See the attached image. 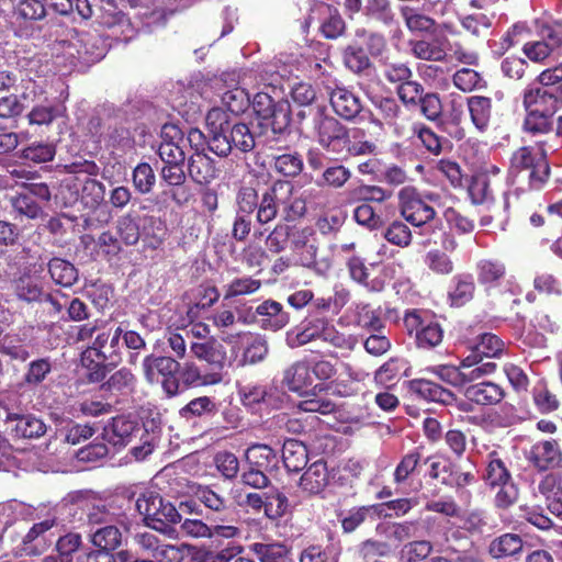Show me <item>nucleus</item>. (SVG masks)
<instances>
[{
  "label": "nucleus",
  "mask_w": 562,
  "mask_h": 562,
  "mask_svg": "<svg viewBox=\"0 0 562 562\" xmlns=\"http://www.w3.org/2000/svg\"><path fill=\"white\" fill-rule=\"evenodd\" d=\"M210 132L209 149L220 157H227L234 149L247 154L256 146L250 126L232 121L222 109H211L206 114Z\"/></svg>",
  "instance_id": "obj_1"
},
{
  "label": "nucleus",
  "mask_w": 562,
  "mask_h": 562,
  "mask_svg": "<svg viewBox=\"0 0 562 562\" xmlns=\"http://www.w3.org/2000/svg\"><path fill=\"white\" fill-rule=\"evenodd\" d=\"M521 99L525 111L522 132L532 137L550 134L553 115L562 109V91L559 93L528 85Z\"/></svg>",
  "instance_id": "obj_2"
},
{
  "label": "nucleus",
  "mask_w": 562,
  "mask_h": 562,
  "mask_svg": "<svg viewBox=\"0 0 562 562\" xmlns=\"http://www.w3.org/2000/svg\"><path fill=\"white\" fill-rule=\"evenodd\" d=\"M137 512L143 516L144 525L165 536H171L175 526L181 522V514L172 502L154 491L142 493L135 503Z\"/></svg>",
  "instance_id": "obj_3"
},
{
  "label": "nucleus",
  "mask_w": 562,
  "mask_h": 562,
  "mask_svg": "<svg viewBox=\"0 0 562 562\" xmlns=\"http://www.w3.org/2000/svg\"><path fill=\"white\" fill-rule=\"evenodd\" d=\"M102 436L104 440L114 447H125L135 438H139L142 443L131 449V453L136 460H144L154 450L148 431L137 420L128 416L120 415L113 417L104 426Z\"/></svg>",
  "instance_id": "obj_4"
},
{
  "label": "nucleus",
  "mask_w": 562,
  "mask_h": 562,
  "mask_svg": "<svg viewBox=\"0 0 562 562\" xmlns=\"http://www.w3.org/2000/svg\"><path fill=\"white\" fill-rule=\"evenodd\" d=\"M276 92V87L268 85L265 90L257 92L252 99V109L256 115L270 125L274 134L284 133L292 120L290 102L283 98L276 99L269 91Z\"/></svg>",
  "instance_id": "obj_5"
},
{
  "label": "nucleus",
  "mask_w": 562,
  "mask_h": 562,
  "mask_svg": "<svg viewBox=\"0 0 562 562\" xmlns=\"http://www.w3.org/2000/svg\"><path fill=\"white\" fill-rule=\"evenodd\" d=\"M407 335L419 349L429 350L443 340V328L434 314L423 310H408L403 318Z\"/></svg>",
  "instance_id": "obj_6"
},
{
  "label": "nucleus",
  "mask_w": 562,
  "mask_h": 562,
  "mask_svg": "<svg viewBox=\"0 0 562 562\" xmlns=\"http://www.w3.org/2000/svg\"><path fill=\"white\" fill-rule=\"evenodd\" d=\"M68 173L77 175L75 187L80 186V200L85 206L94 210L104 201L105 186L92 178L99 175L100 168L93 160L79 159L66 165Z\"/></svg>",
  "instance_id": "obj_7"
},
{
  "label": "nucleus",
  "mask_w": 562,
  "mask_h": 562,
  "mask_svg": "<svg viewBox=\"0 0 562 562\" xmlns=\"http://www.w3.org/2000/svg\"><path fill=\"white\" fill-rule=\"evenodd\" d=\"M310 111L318 144L328 151L341 154V145L346 144L351 130L330 115L325 105H316Z\"/></svg>",
  "instance_id": "obj_8"
},
{
  "label": "nucleus",
  "mask_w": 562,
  "mask_h": 562,
  "mask_svg": "<svg viewBox=\"0 0 562 562\" xmlns=\"http://www.w3.org/2000/svg\"><path fill=\"white\" fill-rule=\"evenodd\" d=\"M180 362L172 357L150 353L143 360V372L147 382H160L168 397L180 394Z\"/></svg>",
  "instance_id": "obj_9"
},
{
  "label": "nucleus",
  "mask_w": 562,
  "mask_h": 562,
  "mask_svg": "<svg viewBox=\"0 0 562 562\" xmlns=\"http://www.w3.org/2000/svg\"><path fill=\"white\" fill-rule=\"evenodd\" d=\"M514 172L528 171L529 187L541 189L550 176V165L542 149L524 146L514 151L510 158Z\"/></svg>",
  "instance_id": "obj_10"
},
{
  "label": "nucleus",
  "mask_w": 562,
  "mask_h": 562,
  "mask_svg": "<svg viewBox=\"0 0 562 562\" xmlns=\"http://www.w3.org/2000/svg\"><path fill=\"white\" fill-rule=\"evenodd\" d=\"M161 186L165 187L161 195L168 198L178 207H183L192 200L193 194L187 186L184 162H164L159 171Z\"/></svg>",
  "instance_id": "obj_11"
},
{
  "label": "nucleus",
  "mask_w": 562,
  "mask_h": 562,
  "mask_svg": "<svg viewBox=\"0 0 562 562\" xmlns=\"http://www.w3.org/2000/svg\"><path fill=\"white\" fill-rule=\"evenodd\" d=\"M402 216L414 226H423L436 216L435 209L429 205L414 187H404L398 192Z\"/></svg>",
  "instance_id": "obj_12"
},
{
  "label": "nucleus",
  "mask_w": 562,
  "mask_h": 562,
  "mask_svg": "<svg viewBox=\"0 0 562 562\" xmlns=\"http://www.w3.org/2000/svg\"><path fill=\"white\" fill-rule=\"evenodd\" d=\"M192 356L205 362L207 372H214L220 375V381L224 379V370L228 366L226 348L215 337H210L203 341H193L190 345Z\"/></svg>",
  "instance_id": "obj_13"
},
{
  "label": "nucleus",
  "mask_w": 562,
  "mask_h": 562,
  "mask_svg": "<svg viewBox=\"0 0 562 562\" xmlns=\"http://www.w3.org/2000/svg\"><path fill=\"white\" fill-rule=\"evenodd\" d=\"M329 324L327 317L308 316L300 327L286 333V344L290 348H297L318 339L323 341Z\"/></svg>",
  "instance_id": "obj_14"
},
{
  "label": "nucleus",
  "mask_w": 562,
  "mask_h": 562,
  "mask_svg": "<svg viewBox=\"0 0 562 562\" xmlns=\"http://www.w3.org/2000/svg\"><path fill=\"white\" fill-rule=\"evenodd\" d=\"M373 105L380 116V120H372L373 123L382 124L383 122L396 135L404 134L407 114L398 99L391 95L378 97L373 100Z\"/></svg>",
  "instance_id": "obj_15"
},
{
  "label": "nucleus",
  "mask_w": 562,
  "mask_h": 562,
  "mask_svg": "<svg viewBox=\"0 0 562 562\" xmlns=\"http://www.w3.org/2000/svg\"><path fill=\"white\" fill-rule=\"evenodd\" d=\"M328 97L335 114L345 121L352 122L362 112L360 97L345 86H336L328 92Z\"/></svg>",
  "instance_id": "obj_16"
},
{
  "label": "nucleus",
  "mask_w": 562,
  "mask_h": 562,
  "mask_svg": "<svg viewBox=\"0 0 562 562\" xmlns=\"http://www.w3.org/2000/svg\"><path fill=\"white\" fill-rule=\"evenodd\" d=\"M283 180H276L258 196L256 223L265 226L278 217L281 206Z\"/></svg>",
  "instance_id": "obj_17"
},
{
  "label": "nucleus",
  "mask_w": 562,
  "mask_h": 562,
  "mask_svg": "<svg viewBox=\"0 0 562 562\" xmlns=\"http://www.w3.org/2000/svg\"><path fill=\"white\" fill-rule=\"evenodd\" d=\"M528 461L540 472L552 470L561 465L562 450L554 439L538 441L531 447Z\"/></svg>",
  "instance_id": "obj_18"
},
{
  "label": "nucleus",
  "mask_w": 562,
  "mask_h": 562,
  "mask_svg": "<svg viewBox=\"0 0 562 562\" xmlns=\"http://www.w3.org/2000/svg\"><path fill=\"white\" fill-rule=\"evenodd\" d=\"M57 526L55 518L34 524L23 538L24 550L29 554H42L54 541L52 529Z\"/></svg>",
  "instance_id": "obj_19"
},
{
  "label": "nucleus",
  "mask_w": 562,
  "mask_h": 562,
  "mask_svg": "<svg viewBox=\"0 0 562 562\" xmlns=\"http://www.w3.org/2000/svg\"><path fill=\"white\" fill-rule=\"evenodd\" d=\"M282 192L280 206L282 221L295 223L303 218L307 212V203L303 194L295 190L294 184L288 180H283Z\"/></svg>",
  "instance_id": "obj_20"
},
{
  "label": "nucleus",
  "mask_w": 562,
  "mask_h": 562,
  "mask_svg": "<svg viewBox=\"0 0 562 562\" xmlns=\"http://www.w3.org/2000/svg\"><path fill=\"white\" fill-rule=\"evenodd\" d=\"M408 392L418 400L435 402L442 405H450L454 400V394L427 379H414L407 382Z\"/></svg>",
  "instance_id": "obj_21"
},
{
  "label": "nucleus",
  "mask_w": 562,
  "mask_h": 562,
  "mask_svg": "<svg viewBox=\"0 0 562 562\" xmlns=\"http://www.w3.org/2000/svg\"><path fill=\"white\" fill-rule=\"evenodd\" d=\"M5 423L15 422L12 428V436L18 439H37L45 435L47 428L45 423L34 414H21L7 412Z\"/></svg>",
  "instance_id": "obj_22"
},
{
  "label": "nucleus",
  "mask_w": 562,
  "mask_h": 562,
  "mask_svg": "<svg viewBox=\"0 0 562 562\" xmlns=\"http://www.w3.org/2000/svg\"><path fill=\"white\" fill-rule=\"evenodd\" d=\"M260 317L261 327L266 330L278 331L290 324V314L280 302L272 299L265 300L255 311Z\"/></svg>",
  "instance_id": "obj_23"
},
{
  "label": "nucleus",
  "mask_w": 562,
  "mask_h": 562,
  "mask_svg": "<svg viewBox=\"0 0 562 562\" xmlns=\"http://www.w3.org/2000/svg\"><path fill=\"white\" fill-rule=\"evenodd\" d=\"M327 462L319 459L313 462L301 475L299 486L311 496L322 494L329 484Z\"/></svg>",
  "instance_id": "obj_24"
},
{
  "label": "nucleus",
  "mask_w": 562,
  "mask_h": 562,
  "mask_svg": "<svg viewBox=\"0 0 562 562\" xmlns=\"http://www.w3.org/2000/svg\"><path fill=\"white\" fill-rule=\"evenodd\" d=\"M477 282L486 290L501 286L507 277L506 265L498 259H481L475 266Z\"/></svg>",
  "instance_id": "obj_25"
},
{
  "label": "nucleus",
  "mask_w": 562,
  "mask_h": 562,
  "mask_svg": "<svg viewBox=\"0 0 562 562\" xmlns=\"http://www.w3.org/2000/svg\"><path fill=\"white\" fill-rule=\"evenodd\" d=\"M180 394L189 389L203 387L220 384V375L214 372H203L194 362L180 364Z\"/></svg>",
  "instance_id": "obj_26"
},
{
  "label": "nucleus",
  "mask_w": 562,
  "mask_h": 562,
  "mask_svg": "<svg viewBox=\"0 0 562 562\" xmlns=\"http://www.w3.org/2000/svg\"><path fill=\"white\" fill-rule=\"evenodd\" d=\"M505 349L504 341L492 333H484L474 345L471 353L463 359V366L471 367L481 360V357L487 359L498 358Z\"/></svg>",
  "instance_id": "obj_27"
},
{
  "label": "nucleus",
  "mask_w": 562,
  "mask_h": 562,
  "mask_svg": "<svg viewBox=\"0 0 562 562\" xmlns=\"http://www.w3.org/2000/svg\"><path fill=\"white\" fill-rule=\"evenodd\" d=\"M392 196V192L376 184L359 183L345 192L346 204L384 203Z\"/></svg>",
  "instance_id": "obj_28"
},
{
  "label": "nucleus",
  "mask_w": 562,
  "mask_h": 562,
  "mask_svg": "<svg viewBox=\"0 0 562 562\" xmlns=\"http://www.w3.org/2000/svg\"><path fill=\"white\" fill-rule=\"evenodd\" d=\"M215 161L205 153H194L188 159V175L196 184H209L217 178Z\"/></svg>",
  "instance_id": "obj_29"
},
{
  "label": "nucleus",
  "mask_w": 562,
  "mask_h": 562,
  "mask_svg": "<svg viewBox=\"0 0 562 562\" xmlns=\"http://www.w3.org/2000/svg\"><path fill=\"white\" fill-rule=\"evenodd\" d=\"M533 290L527 292L525 299L528 303H535L537 295L543 297H561L562 281L552 272L538 271L532 280Z\"/></svg>",
  "instance_id": "obj_30"
},
{
  "label": "nucleus",
  "mask_w": 562,
  "mask_h": 562,
  "mask_svg": "<svg viewBox=\"0 0 562 562\" xmlns=\"http://www.w3.org/2000/svg\"><path fill=\"white\" fill-rule=\"evenodd\" d=\"M464 396L472 403L482 406L496 405L505 397L504 389L493 382H480L469 385Z\"/></svg>",
  "instance_id": "obj_31"
},
{
  "label": "nucleus",
  "mask_w": 562,
  "mask_h": 562,
  "mask_svg": "<svg viewBox=\"0 0 562 562\" xmlns=\"http://www.w3.org/2000/svg\"><path fill=\"white\" fill-rule=\"evenodd\" d=\"M512 479L513 476L507 464V459L503 458L496 450L488 452L482 475L485 485L487 487H494V485H499Z\"/></svg>",
  "instance_id": "obj_32"
},
{
  "label": "nucleus",
  "mask_w": 562,
  "mask_h": 562,
  "mask_svg": "<svg viewBox=\"0 0 562 562\" xmlns=\"http://www.w3.org/2000/svg\"><path fill=\"white\" fill-rule=\"evenodd\" d=\"M522 548L524 540L519 535L505 532L491 540L487 552L492 559L501 560L515 558L522 552Z\"/></svg>",
  "instance_id": "obj_33"
},
{
  "label": "nucleus",
  "mask_w": 562,
  "mask_h": 562,
  "mask_svg": "<svg viewBox=\"0 0 562 562\" xmlns=\"http://www.w3.org/2000/svg\"><path fill=\"white\" fill-rule=\"evenodd\" d=\"M467 108L473 126L484 133L488 130L493 114V101L484 95L467 98Z\"/></svg>",
  "instance_id": "obj_34"
},
{
  "label": "nucleus",
  "mask_w": 562,
  "mask_h": 562,
  "mask_svg": "<svg viewBox=\"0 0 562 562\" xmlns=\"http://www.w3.org/2000/svg\"><path fill=\"white\" fill-rule=\"evenodd\" d=\"M245 457L249 465L267 473H272L279 469L278 452L268 445L254 443L249 446Z\"/></svg>",
  "instance_id": "obj_35"
},
{
  "label": "nucleus",
  "mask_w": 562,
  "mask_h": 562,
  "mask_svg": "<svg viewBox=\"0 0 562 562\" xmlns=\"http://www.w3.org/2000/svg\"><path fill=\"white\" fill-rule=\"evenodd\" d=\"M423 448L415 447L403 454L393 472V481L396 485H407L408 480L418 473L424 463Z\"/></svg>",
  "instance_id": "obj_36"
},
{
  "label": "nucleus",
  "mask_w": 562,
  "mask_h": 562,
  "mask_svg": "<svg viewBox=\"0 0 562 562\" xmlns=\"http://www.w3.org/2000/svg\"><path fill=\"white\" fill-rule=\"evenodd\" d=\"M412 135L415 136L422 147L432 156H439L443 151V145L449 140L437 134L430 126L420 121H415L411 125Z\"/></svg>",
  "instance_id": "obj_37"
},
{
  "label": "nucleus",
  "mask_w": 562,
  "mask_h": 562,
  "mask_svg": "<svg viewBox=\"0 0 562 562\" xmlns=\"http://www.w3.org/2000/svg\"><path fill=\"white\" fill-rule=\"evenodd\" d=\"M282 383L291 392H304L313 384L310 364L306 361L294 362L284 370Z\"/></svg>",
  "instance_id": "obj_38"
},
{
  "label": "nucleus",
  "mask_w": 562,
  "mask_h": 562,
  "mask_svg": "<svg viewBox=\"0 0 562 562\" xmlns=\"http://www.w3.org/2000/svg\"><path fill=\"white\" fill-rule=\"evenodd\" d=\"M476 285L471 273H458L452 279L448 299L451 306L460 307L469 303L475 294Z\"/></svg>",
  "instance_id": "obj_39"
},
{
  "label": "nucleus",
  "mask_w": 562,
  "mask_h": 562,
  "mask_svg": "<svg viewBox=\"0 0 562 562\" xmlns=\"http://www.w3.org/2000/svg\"><path fill=\"white\" fill-rule=\"evenodd\" d=\"M282 462L289 472H300L308 462L307 447L300 440L288 439L282 447Z\"/></svg>",
  "instance_id": "obj_40"
},
{
  "label": "nucleus",
  "mask_w": 562,
  "mask_h": 562,
  "mask_svg": "<svg viewBox=\"0 0 562 562\" xmlns=\"http://www.w3.org/2000/svg\"><path fill=\"white\" fill-rule=\"evenodd\" d=\"M344 66L355 75L367 74L373 67L368 53L359 43L348 44L341 52Z\"/></svg>",
  "instance_id": "obj_41"
},
{
  "label": "nucleus",
  "mask_w": 562,
  "mask_h": 562,
  "mask_svg": "<svg viewBox=\"0 0 562 562\" xmlns=\"http://www.w3.org/2000/svg\"><path fill=\"white\" fill-rule=\"evenodd\" d=\"M414 530L415 524L412 521L380 522L376 526V532L394 547V552L414 536Z\"/></svg>",
  "instance_id": "obj_42"
},
{
  "label": "nucleus",
  "mask_w": 562,
  "mask_h": 562,
  "mask_svg": "<svg viewBox=\"0 0 562 562\" xmlns=\"http://www.w3.org/2000/svg\"><path fill=\"white\" fill-rule=\"evenodd\" d=\"M80 362L86 370V380L89 383L102 382L108 373L114 368L94 351L83 350L80 355Z\"/></svg>",
  "instance_id": "obj_43"
},
{
  "label": "nucleus",
  "mask_w": 562,
  "mask_h": 562,
  "mask_svg": "<svg viewBox=\"0 0 562 562\" xmlns=\"http://www.w3.org/2000/svg\"><path fill=\"white\" fill-rule=\"evenodd\" d=\"M347 268L350 278L366 286L369 291L380 292L384 289V281L378 278L370 279V269L364 260L358 256H352L347 261Z\"/></svg>",
  "instance_id": "obj_44"
},
{
  "label": "nucleus",
  "mask_w": 562,
  "mask_h": 562,
  "mask_svg": "<svg viewBox=\"0 0 562 562\" xmlns=\"http://www.w3.org/2000/svg\"><path fill=\"white\" fill-rule=\"evenodd\" d=\"M409 375V367L405 359L392 357L384 362L374 373L376 384L386 386L402 376Z\"/></svg>",
  "instance_id": "obj_45"
},
{
  "label": "nucleus",
  "mask_w": 562,
  "mask_h": 562,
  "mask_svg": "<svg viewBox=\"0 0 562 562\" xmlns=\"http://www.w3.org/2000/svg\"><path fill=\"white\" fill-rule=\"evenodd\" d=\"M194 497L206 509L218 516L231 510L228 499L209 485H199L194 491Z\"/></svg>",
  "instance_id": "obj_46"
},
{
  "label": "nucleus",
  "mask_w": 562,
  "mask_h": 562,
  "mask_svg": "<svg viewBox=\"0 0 562 562\" xmlns=\"http://www.w3.org/2000/svg\"><path fill=\"white\" fill-rule=\"evenodd\" d=\"M250 550L260 562H293L291 549L281 542H255L250 546Z\"/></svg>",
  "instance_id": "obj_47"
},
{
  "label": "nucleus",
  "mask_w": 562,
  "mask_h": 562,
  "mask_svg": "<svg viewBox=\"0 0 562 562\" xmlns=\"http://www.w3.org/2000/svg\"><path fill=\"white\" fill-rule=\"evenodd\" d=\"M408 45L412 55L417 59L441 61L447 55L439 38L411 40Z\"/></svg>",
  "instance_id": "obj_48"
},
{
  "label": "nucleus",
  "mask_w": 562,
  "mask_h": 562,
  "mask_svg": "<svg viewBox=\"0 0 562 562\" xmlns=\"http://www.w3.org/2000/svg\"><path fill=\"white\" fill-rule=\"evenodd\" d=\"M52 280L64 288L72 286L79 278L78 269L68 260L55 257L48 262Z\"/></svg>",
  "instance_id": "obj_49"
},
{
  "label": "nucleus",
  "mask_w": 562,
  "mask_h": 562,
  "mask_svg": "<svg viewBox=\"0 0 562 562\" xmlns=\"http://www.w3.org/2000/svg\"><path fill=\"white\" fill-rule=\"evenodd\" d=\"M90 538L95 548L108 553H112L122 543V532L113 524L98 527Z\"/></svg>",
  "instance_id": "obj_50"
},
{
  "label": "nucleus",
  "mask_w": 562,
  "mask_h": 562,
  "mask_svg": "<svg viewBox=\"0 0 562 562\" xmlns=\"http://www.w3.org/2000/svg\"><path fill=\"white\" fill-rule=\"evenodd\" d=\"M351 133L347 135L346 144L341 145V154L348 156H363L372 155L376 150V145L366 139V133L361 128H352Z\"/></svg>",
  "instance_id": "obj_51"
},
{
  "label": "nucleus",
  "mask_w": 562,
  "mask_h": 562,
  "mask_svg": "<svg viewBox=\"0 0 562 562\" xmlns=\"http://www.w3.org/2000/svg\"><path fill=\"white\" fill-rule=\"evenodd\" d=\"M381 315V307L373 308L369 303H360L357 305V324L367 331H383V329L385 328V323L382 319Z\"/></svg>",
  "instance_id": "obj_52"
},
{
  "label": "nucleus",
  "mask_w": 562,
  "mask_h": 562,
  "mask_svg": "<svg viewBox=\"0 0 562 562\" xmlns=\"http://www.w3.org/2000/svg\"><path fill=\"white\" fill-rule=\"evenodd\" d=\"M420 115L431 123H440L443 117V103L438 92L428 91L418 100Z\"/></svg>",
  "instance_id": "obj_53"
},
{
  "label": "nucleus",
  "mask_w": 562,
  "mask_h": 562,
  "mask_svg": "<svg viewBox=\"0 0 562 562\" xmlns=\"http://www.w3.org/2000/svg\"><path fill=\"white\" fill-rule=\"evenodd\" d=\"M85 549L79 533L68 532L65 536H59L56 540L59 562H76L81 550Z\"/></svg>",
  "instance_id": "obj_54"
},
{
  "label": "nucleus",
  "mask_w": 562,
  "mask_h": 562,
  "mask_svg": "<svg viewBox=\"0 0 562 562\" xmlns=\"http://www.w3.org/2000/svg\"><path fill=\"white\" fill-rule=\"evenodd\" d=\"M402 18L406 27L413 33L432 34L436 31L437 22L435 19L418 13L414 8L403 7L401 9Z\"/></svg>",
  "instance_id": "obj_55"
},
{
  "label": "nucleus",
  "mask_w": 562,
  "mask_h": 562,
  "mask_svg": "<svg viewBox=\"0 0 562 562\" xmlns=\"http://www.w3.org/2000/svg\"><path fill=\"white\" fill-rule=\"evenodd\" d=\"M380 507L381 505H363L349 509L348 513L340 518L342 532H355L367 520L372 512L380 514Z\"/></svg>",
  "instance_id": "obj_56"
},
{
  "label": "nucleus",
  "mask_w": 562,
  "mask_h": 562,
  "mask_svg": "<svg viewBox=\"0 0 562 562\" xmlns=\"http://www.w3.org/2000/svg\"><path fill=\"white\" fill-rule=\"evenodd\" d=\"M358 554L364 562H369L378 558L391 557L394 554V547L385 540L369 538L359 543Z\"/></svg>",
  "instance_id": "obj_57"
},
{
  "label": "nucleus",
  "mask_w": 562,
  "mask_h": 562,
  "mask_svg": "<svg viewBox=\"0 0 562 562\" xmlns=\"http://www.w3.org/2000/svg\"><path fill=\"white\" fill-rule=\"evenodd\" d=\"M434 550L428 540H414L405 543L400 551L402 562H426Z\"/></svg>",
  "instance_id": "obj_58"
},
{
  "label": "nucleus",
  "mask_w": 562,
  "mask_h": 562,
  "mask_svg": "<svg viewBox=\"0 0 562 562\" xmlns=\"http://www.w3.org/2000/svg\"><path fill=\"white\" fill-rule=\"evenodd\" d=\"M217 412V405L210 396H199L191 400L180 411V416L186 419L214 415Z\"/></svg>",
  "instance_id": "obj_59"
},
{
  "label": "nucleus",
  "mask_w": 562,
  "mask_h": 562,
  "mask_svg": "<svg viewBox=\"0 0 562 562\" xmlns=\"http://www.w3.org/2000/svg\"><path fill=\"white\" fill-rule=\"evenodd\" d=\"M488 488L495 491L494 506L501 510L510 508L519 498V487L514 479Z\"/></svg>",
  "instance_id": "obj_60"
},
{
  "label": "nucleus",
  "mask_w": 562,
  "mask_h": 562,
  "mask_svg": "<svg viewBox=\"0 0 562 562\" xmlns=\"http://www.w3.org/2000/svg\"><path fill=\"white\" fill-rule=\"evenodd\" d=\"M168 237L167 224L160 217H150L145 227L144 244L146 248L156 250L160 248Z\"/></svg>",
  "instance_id": "obj_61"
},
{
  "label": "nucleus",
  "mask_w": 562,
  "mask_h": 562,
  "mask_svg": "<svg viewBox=\"0 0 562 562\" xmlns=\"http://www.w3.org/2000/svg\"><path fill=\"white\" fill-rule=\"evenodd\" d=\"M364 14L368 19L387 26L395 22V13L390 0H367Z\"/></svg>",
  "instance_id": "obj_62"
},
{
  "label": "nucleus",
  "mask_w": 562,
  "mask_h": 562,
  "mask_svg": "<svg viewBox=\"0 0 562 562\" xmlns=\"http://www.w3.org/2000/svg\"><path fill=\"white\" fill-rule=\"evenodd\" d=\"M452 82L456 88L463 92H471L486 87V81L481 74L471 68L458 69L452 77Z\"/></svg>",
  "instance_id": "obj_63"
},
{
  "label": "nucleus",
  "mask_w": 562,
  "mask_h": 562,
  "mask_svg": "<svg viewBox=\"0 0 562 562\" xmlns=\"http://www.w3.org/2000/svg\"><path fill=\"white\" fill-rule=\"evenodd\" d=\"M262 285L261 280L252 277L234 278L224 286V300L256 293Z\"/></svg>",
  "instance_id": "obj_64"
}]
</instances>
